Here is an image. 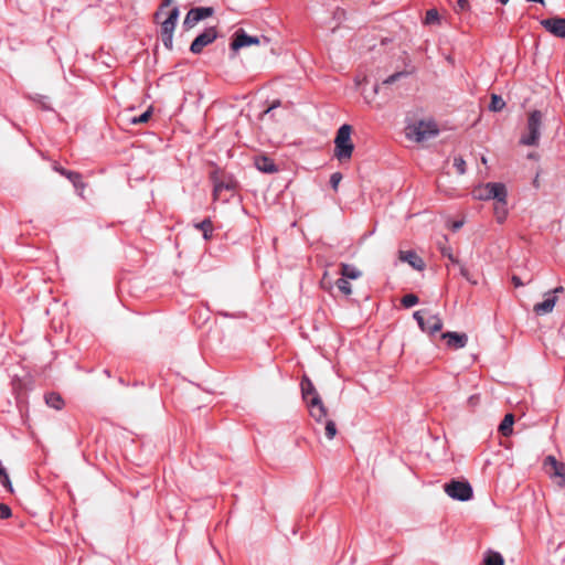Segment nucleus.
I'll return each mask as SVG.
<instances>
[{"label":"nucleus","instance_id":"nucleus-1","mask_svg":"<svg viewBox=\"0 0 565 565\" xmlns=\"http://www.w3.org/2000/svg\"><path fill=\"white\" fill-rule=\"evenodd\" d=\"M543 120L544 115L541 110L530 111L524 130L519 139V143L526 147H537L543 129Z\"/></svg>","mask_w":565,"mask_h":565},{"label":"nucleus","instance_id":"nucleus-2","mask_svg":"<svg viewBox=\"0 0 565 565\" xmlns=\"http://www.w3.org/2000/svg\"><path fill=\"white\" fill-rule=\"evenodd\" d=\"M352 127L348 124L342 125L334 138V157L340 161H349L352 157L354 145L351 139Z\"/></svg>","mask_w":565,"mask_h":565},{"label":"nucleus","instance_id":"nucleus-3","mask_svg":"<svg viewBox=\"0 0 565 565\" xmlns=\"http://www.w3.org/2000/svg\"><path fill=\"white\" fill-rule=\"evenodd\" d=\"M405 134L411 140L424 142L437 136L438 128L434 121L419 120L408 125Z\"/></svg>","mask_w":565,"mask_h":565},{"label":"nucleus","instance_id":"nucleus-4","mask_svg":"<svg viewBox=\"0 0 565 565\" xmlns=\"http://www.w3.org/2000/svg\"><path fill=\"white\" fill-rule=\"evenodd\" d=\"M507 188L500 182H489L473 190V198L480 201L507 199Z\"/></svg>","mask_w":565,"mask_h":565},{"label":"nucleus","instance_id":"nucleus-5","mask_svg":"<svg viewBox=\"0 0 565 565\" xmlns=\"http://www.w3.org/2000/svg\"><path fill=\"white\" fill-rule=\"evenodd\" d=\"M444 491L454 500L468 501L472 498L473 491L468 481L452 479L444 484Z\"/></svg>","mask_w":565,"mask_h":565},{"label":"nucleus","instance_id":"nucleus-6","mask_svg":"<svg viewBox=\"0 0 565 565\" xmlns=\"http://www.w3.org/2000/svg\"><path fill=\"white\" fill-rule=\"evenodd\" d=\"M414 318L419 328L429 334H435L443 329V321L438 315L430 313L428 310L415 311Z\"/></svg>","mask_w":565,"mask_h":565},{"label":"nucleus","instance_id":"nucleus-7","mask_svg":"<svg viewBox=\"0 0 565 565\" xmlns=\"http://www.w3.org/2000/svg\"><path fill=\"white\" fill-rule=\"evenodd\" d=\"M180 11L178 7H174L169 12L168 18L161 23V39L163 45L168 50L173 47V33L179 20Z\"/></svg>","mask_w":565,"mask_h":565},{"label":"nucleus","instance_id":"nucleus-8","mask_svg":"<svg viewBox=\"0 0 565 565\" xmlns=\"http://www.w3.org/2000/svg\"><path fill=\"white\" fill-rule=\"evenodd\" d=\"M543 467L547 475L556 480L559 487L565 486V463L556 460L554 456H547L544 459Z\"/></svg>","mask_w":565,"mask_h":565},{"label":"nucleus","instance_id":"nucleus-9","mask_svg":"<svg viewBox=\"0 0 565 565\" xmlns=\"http://www.w3.org/2000/svg\"><path fill=\"white\" fill-rule=\"evenodd\" d=\"M214 9L212 7H196L189 10L183 21L185 29H192L200 21L212 17Z\"/></svg>","mask_w":565,"mask_h":565},{"label":"nucleus","instance_id":"nucleus-10","mask_svg":"<svg viewBox=\"0 0 565 565\" xmlns=\"http://www.w3.org/2000/svg\"><path fill=\"white\" fill-rule=\"evenodd\" d=\"M217 38V31L214 26H211L201 34H199L191 43L190 51L193 54H200L205 46L213 43Z\"/></svg>","mask_w":565,"mask_h":565},{"label":"nucleus","instance_id":"nucleus-11","mask_svg":"<svg viewBox=\"0 0 565 565\" xmlns=\"http://www.w3.org/2000/svg\"><path fill=\"white\" fill-rule=\"evenodd\" d=\"M541 25L554 36L565 39V18L554 17L541 20Z\"/></svg>","mask_w":565,"mask_h":565},{"label":"nucleus","instance_id":"nucleus-12","mask_svg":"<svg viewBox=\"0 0 565 565\" xmlns=\"http://www.w3.org/2000/svg\"><path fill=\"white\" fill-rule=\"evenodd\" d=\"M260 43V39L257 36L248 35L244 30L239 29L235 32L234 39L231 43V49L236 52L242 47L249 45H257Z\"/></svg>","mask_w":565,"mask_h":565},{"label":"nucleus","instance_id":"nucleus-13","mask_svg":"<svg viewBox=\"0 0 565 565\" xmlns=\"http://www.w3.org/2000/svg\"><path fill=\"white\" fill-rule=\"evenodd\" d=\"M544 296L545 300L533 307V311L539 316L551 313L557 301V296H554L553 292H546Z\"/></svg>","mask_w":565,"mask_h":565},{"label":"nucleus","instance_id":"nucleus-14","mask_svg":"<svg viewBox=\"0 0 565 565\" xmlns=\"http://www.w3.org/2000/svg\"><path fill=\"white\" fill-rule=\"evenodd\" d=\"M307 405L309 407L310 415L315 420L321 422L327 416V408L320 397H311Z\"/></svg>","mask_w":565,"mask_h":565},{"label":"nucleus","instance_id":"nucleus-15","mask_svg":"<svg viewBox=\"0 0 565 565\" xmlns=\"http://www.w3.org/2000/svg\"><path fill=\"white\" fill-rule=\"evenodd\" d=\"M443 339L447 340V344L452 349H461L466 347L468 338L465 333L445 332L441 334Z\"/></svg>","mask_w":565,"mask_h":565},{"label":"nucleus","instance_id":"nucleus-16","mask_svg":"<svg viewBox=\"0 0 565 565\" xmlns=\"http://www.w3.org/2000/svg\"><path fill=\"white\" fill-rule=\"evenodd\" d=\"M399 259L408 263L414 269L422 270L425 267L424 260L414 250H401Z\"/></svg>","mask_w":565,"mask_h":565},{"label":"nucleus","instance_id":"nucleus-17","mask_svg":"<svg viewBox=\"0 0 565 565\" xmlns=\"http://www.w3.org/2000/svg\"><path fill=\"white\" fill-rule=\"evenodd\" d=\"M255 167L257 168V170L265 173H275L278 171V168L275 164V162L270 158L265 156L255 158Z\"/></svg>","mask_w":565,"mask_h":565},{"label":"nucleus","instance_id":"nucleus-18","mask_svg":"<svg viewBox=\"0 0 565 565\" xmlns=\"http://www.w3.org/2000/svg\"><path fill=\"white\" fill-rule=\"evenodd\" d=\"M301 393L306 403L310 402L311 397H320L311 380L303 375L301 380Z\"/></svg>","mask_w":565,"mask_h":565},{"label":"nucleus","instance_id":"nucleus-19","mask_svg":"<svg viewBox=\"0 0 565 565\" xmlns=\"http://www.w3.org/2000/svg\"><path fill=\"white\" fill-rule=\"evenodd\" d=\"M340 268V275L347 279H358L362 276V271L354 265L342 263Z\"/></svg>","mask_w":565,"mask_h":565},{"label":"nucleus","instance_id":"nucleus-20","mask_svg":"<svg viewBox=\"0 0 565 565\" xmlns=\"http://www.w3.org/2000/svg\"><path fill=\"white\" fill-rule=\"evenodd\" d=\"M235 188V182L234 181H228V182H225V181H214V190H213V196H214V200H220L221 199V193L223 190H227V191H231V190H234Z\"/></svg>","mask_w":565,"mask_h":565},{"label":"nucleus","instance_id":"nucleus-21","mask_svg":"<svg viewBox=\"0 0 565 565\" xmlns=\"http://www.w3.org/2000/svg\"><path fill=\"white\" fill-rule=\"evenodd\" d=\"M45 403L47 404V406L57 411L62 409V407L64 406V401L61 397V395L54 392L45 395Z\"/></svg>","mask_w":565,"mask_h":565},{"label":"nucleus","instance_id":"nucleus-22","mask_svg":"<svg viewBox=\"0 0 565 565\" xmlns=\"http://www.w3.org/2000/svg\"><path fill=\"white\" fill-rule=\"evenodd\" d=\"M494 215L499 223H502L505 220L508 215L507 199H503L502 201H495Z\"/></svg>","mask_w":565,"mask_h":565},{"label":"nucleus","instance_id":"nucleus-23","mask_svg":"<svg viewBox=\"0 0 565 565\" xmlns=\"http://www.w3.org/2000/svg\"><path fill=\"white\" fill-rule=\"evenodd\" d=\"M513 423H514V416L512 414H507L499 426V431L503 436H510L512 434Z\"/></svg>","mask_w":565,"mask_h":565},{"label":"nucleus","instance_id":"nucleus-24","mask_svg":"<svg viewBox=\"0 0 565 565\" xmlns=\"http://www.w3.org/2000/svg\"><path fill=\"white\" fill-rule=\"evenodd\" d=\"M195 227L203 232L204 239L207 241L211 238L213 225L210 218H205L201 223L195 224Z\"/></svg>","mask_w":565,"mask_h":565},{"label":"nucleus","instance_id":"nucleus-25","mask_svg":"<svg viewBox=\"0 0 565 565\" xmlns=\"http://www.w3.org/2000/svg\"><path fill=\"white\" fill-rule=\"evenodd\" d=\"M504 561L500 553L489 552L484 557V565H503Z\"/></svg>","mask_w":565,"mask_h":565},{"label":"nucleus","instance_id":"nucleus-26","mask_svg":"<svg viewBox=\"0 0 565 565\" xmlns=\"http://www.w3.org/2000/svg\"><path fill=\"white\" fill-rule=\"evenodd\" d=\"M505 106V102L503 100V98L497 94H492L491 95V102H490V105H489V109L491 111H500L504 108Z\"/></svg>","mask_w":565,"mask_h":565},{"label":"nucleus","instance_id":"nucleus-27","mask_svg":"<svg viewBox=\"0 0 565 565\" xmlns=\"http://www.w3.org/2000/svg\"><path fill=\"white\" fill-rule=\"evenodd\" d=\"M338 289L345 296H350L352 294V287L349 282V279L341 276L335 282Z\"/></svg>","mask_w":565,"mask_h":565},{"label":"nucleus","instance_id":"nucleus-28","mask_svg":"<svg viewBox=\"0 0 565 565\" xmlns=\"http://www.w3.org/2000/svg\"><path fill=\"white\" fill-rule=\"evenodd\" d=\"M418 303V297L414 294H407L402 298V305L405 308H411Z\"/></svg>","mask_w":565,"mask_h":565},{"label":"nucleus","instance_id":"nucleus-29","mask_svg":"<svg viewBox=\"0 0 565 565\" xmlns=\"http://www.w3.org/2000/svg\"><path fill=\"white\" fill-rule=\"evenodd\" d=\"M72 183L73 185L76 188V189H83L84 188V183L82 182L81 180V175L77 173V172H67V177H66Z\"/></svg>","mask_w":565,"mask_h":565},{"label":"nucleus","instance_id":"nucleus-30","mask_svg":"<svg viewBox=\"0 0 565 565\" xmlns=\"http://www.w3.org/2000/svg\"><path fill=\"white\" fill-rule=\"evenodd\" d=\"M439 20V14L436 9H430L426 12L425 23L433 24Z\"/></svg>","mask_w":565,"mask_h":565},{"label":"nucleus","instance_id":"nucleus-31","mask_svg":"<svg viewBox=\"0 0 565 565\" xmlns=\"http://www.w3.org/2000/svg\"><path fill=\"white\" fill-rule=\"evenodd\" d=\"M150 116H151V109L149 108L148 110H146L140 116L131 118L130 121L134 125L143 124V122H147L149 120Z\"/></svg>","mask_w":565,"mask_h":565},{"label":"nucleus","instance_id":"nucleus-32","mask_svg":"<svg viewBox=\"0 0 565 565\" xmlns=\"http://www.w3.org/2000/svg\"><path fill=\"white\" fill-rule=\"evenodd\" d=\"M335 435H337V427H335L334 422L328 420L326 423V436H327V438L328 439H333Z\"/></svg>","mask_w":565,"mask_h":565},{"label":"nucleus","instance_id":"nucleus-33","mask_svg":"<svg viewBox=\"0 0 565 565\" xmlns=\"http://www.w3.org/2000/svg\"><path fill=\"white\" fill-rule=\"evenodd\" d=\"M454 167L457 169L459 174H463L466 172V161L461 157H456L454 159Z\"/></svg>","mask_w":565,"mask_h":565},{"label":"nucleus","instance_id":"nucleus-34","mask_svg":"<svg viewBox=\"0 0 565 565\" xmlns=\"http://www.w3.org/2000/svg\"><path fill=\"white\" fill-rule=\"evenodd\" d=\"M11 515H12L11 508L8 504L0 503V519L7 520V519L11 518Z\"/></svg>","mask_w":565,"mask_h":565},{"label":"nucleus","instance_id":"nucleus-35","mask_svg":"<svg viewBox=\"0 0 565 565\" xmlns=\"http://www.w3.org/2000/svg\"><path fill=\"white\" fill-rule=\"evenodd\" d=\"M342 180V174L340 172H334L331 174L330 177V184L332 186L333 190H338V186H339V183L341 182Z\"/></svg>","mask_w":565,"mask_h":565},{"label":"nucleus","instance_id":"nucleus-36","mask_svg":"<svg viewBox=\"0 0 565 565\" xmlns=\"http://www.w3.org/2000/svg\"><path fill=\"white\" fill-rule=\"evenodd\" d=\"M405 75H406L405 72H397V73L388 76L387 78H385L382 84L383 85L393 84L394 82H396L397 79H399L401 77H403Z\"/></svg>","mask_w":565,"mask_h":565},{"label":"nucleus","instance_id":"nucleus-37","mask_svg":"<svg viewBox=\"0 0 565 565\" xmlns=\"http://www.w3.org/2000/svg\"><path fill=\"white\" fill-rule=\"evenodd\" d=\"M459 271H460V275L466 279L468 280L469 282L476 285L477 284V280H473L469 270L463 266V265H459Z\"/></svg>","mask_w":565,"mask_h":565},{"label":"nucleus","instance_id":"nucleus-38","mask_svg":"<svg viewBox=\"0 0 565 565\" xmlns=\"http://www.w3.org/2000/svg\"><path fill=\"white\" fill-rule=\"evenodd\" d=\"M444 242H439L438 243V247H439V250L440 253L443 254V256H447L448 253H452L451 252V248L446 246V242L448 241L446 236H444Z\"/></svg>","mask_w":565,"mask_h":565},{"label":"nucleus","instance_id":"nucleus-39","mask_svg":"<svg viewBox=\"0 0 565 565\" xmlns=\"http://www.w3.org/2000/svg\"><path fill=\"white\" fill-rule=\"evenodd\" d=\"M463 225V221H454L449 224V227L452 230V231H458L459 228H461Z\"/></svg>","mask_w":565,"mask_h":565},{"label":"nucleus","instance_id":"nucleus-40","mask_svg":"<svg viewBox=\"0 0 565 565\" xmlns=\"http://www.w3.org/2000/svg\"><path fill=\"white\" fill-rule=\"evenodd\" d=\"M280 106V100H275L266 110H264V115L269 114L273 109Z\"/></svg>","mask_w":565,"mask_h":565},{"label":"nucleus","instance_id":"nucleus-41","mask_svg":"<svg viewBox=\"0 0 565 565\" xmlns=\"http://www.w3.org/2000/svg\"><path fill=\"white\" fill-rule=\"evenodd\" d=\"M457 8L459 10H466L468 8V1L467 0H457Z\"/></svg>","mask_w":565,"mask_h":565},{"label":"nucleus","instance_id":"nucleus-42","mask_svg":"<svg viewBox=\"0 0 565 565\" xmlns=\"http://www.w3.org/2000/svg\"><path fill=\"white\" fill-rule=\"evenodd\" d=\"M478 402H479V396L478 395H472L468 399V404L470 406H476L478 404Z\"/></svg>","mask_w":565,"mask_h":565},{"label":"nucleus","instance_id":"nucleus-43","mask_svg":"<svg viewBox=\"0 0 565 565\" xmlns=\"http://www.w3.org/2000/svg\"><path fill=\"white\" fill-rule=\"evenodd\" d=\"M512 282L515 287H521L523 286L524 284L522 282V280L520 279V277L518 276H512Z\"/></svg>","mask_w":565,"mask_h":565},{"label":"nucleus","instance_id":"nucleus-44","mask_svg":"<svg viewBox=\"0 0 565 565\" xmlns=\"http://www.w3.org/2000/svg\"><path fill=\"white\" fill-rule=\"evenodd\" d=\"M452 264L455 265H460L459 260L454 256L452 253H448L447 256H446Z\"/></svg>","mask_w":565,"mask_h":565},{"label":"nucleus","instance_id":"nucleus-45","mask_svg":"<svg viewBox=\"0 0 565 565\" xmlns=\"http://www.w3.org/2000/svg\"><path fill=\"white\" fill-rule=\"evenodd\" d=\"M564 291V288L562 286H558L554 288L553 290H550L548 292H553L554 296H557V294H562Z\"/></svg>","mask_w":565,"mask_h":565},{"label":"nucleus","instance_id":"nucleus-46","mask_svg":"<svg viewBox=\"0 0 565 565\" xmlns=\"http://www.w3.org/2000/svg\"><path fill=\"white\" fill-rule=\"evenodd\" d=\"M55 170L65 177H67V172H70L68 170H65L64 168H57V167L55 168Z\"/></svg>","mask_w":565,"mask_h":565},{"label":"nucleus","instance_id":"nucleus-47","mask_svg":"<svg viewBox=\"0 0 565 565\" xmlns=\"http://www.w3.org/2000/svg\"><path fill=\"white\" fill-rule=\"evenodd\" d=\"M172 2H173V0H163L162 4H161V9L166 8V7H169Z\"/></svg>","mask_w":565,"mask_h":565},{"label":"nucleus","instance_id":"nucleus-48","mask_svg":"<svg viewBox=\"0 0 565 565\" xmlns=\"http://www.w3.org/2000/svg\"><path fill=\"white\" fill-rule=\"evenodd\" d=\"M527 158L531 159V160H536L537 159V154L535 152H532V153L527 154Z\"/></svg>","mask_w":565,"mask_h":565},{"label":"nucleus","instance_id":"nucleus-49","mask_svg":"<svg viewBox=\"0 0 565 565\" xmlns=\"http://www.w3.org/2000/svg\"><path fill=\"white\" fill-rule=\"evenodd\" d=\"M500 3L502 4H507L509 2V0H498Z\"/></svg>","mask_w":565,"mask_h":565},{"label":"nucleus","instance_id":"nucleus-50","mask_svg":"<svg viewBox=\"0 0 565 565\" xmlns=\"http://www.w3.org/2000/svg\"><path fill=\"white\" fill-rule=\"evenodd\" d=\"M374 92H375V93H377V92H379V86H377V85L374 87Z\"/></svg>","mask_w":565,"mask_h":565}]
</instances>
